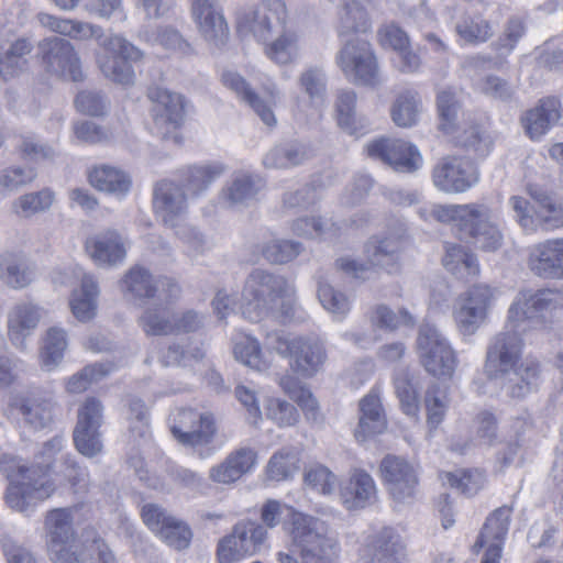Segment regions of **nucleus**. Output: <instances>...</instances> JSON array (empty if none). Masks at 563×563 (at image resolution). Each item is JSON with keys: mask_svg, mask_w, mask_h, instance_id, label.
Segmentation results:
<instances>
[{"mask_svg": "<svg viewBox=\"0 0 563 563\" xmlns=\"http://www.w3.org/2000/svg\"><path fill=\"white\" fill-rule=\"evenodd\" d=\"M561 301L558 289L518 291L508 307L504 330L492 339L484 371L490 379L500 380L511 398H525L539 387L541 365L531 356L522 358V336L551 330Z\"/></svg>", "mask_w": 563, "mask_h": 563, "instance_id": "f257e3e1", "label": "nucleus"}, {"mask_svg": "<svg viewBox=\"0 0 563 563\" xmlns=\"http://www.w3.org/2000/svg\"><path fill=\"white\" fill-rule=\"evenodd\" d=\"M287 511L284 529L290 538L292 553H276L278 563H339L341 543L330 525L319 517L296 510L278 500L266 501L261 510L265 526L276 527Z\"/></svg>", "mask_w": 563, "mask_h": 563, "instance_id": "f03ea898", "label": "nucleus"}, {"mask_svg": "<svg viewBox=\"0 0 563 563\" xmlns=\"http://www.w3.org/2000/svg\"><path fill=\"white\" fill-rule=\"evenodd\" d=\"M289 22L284 0H260L239 10L235 25L241 36H251L262 46L269 62L284 67L301 56V35Z\"/></svg>", "mask_w": 563, "mask_h": 563, "instance_id": "7ed1b4c3", "label": "nucleus"}, {"mask_svg": "<svg viewBox=\"0 0 563 563\" xmlns=\"http://www.w3.org/2000/svg\"><path fill=\"white\" fill-rule=\"evenodd\" d=\"M37 21L48 31L74 41L84 42L96 38L98 49L95 58L101 74L121 86L134 85L135 71L132 63L141 60L144 53L123 35L110 33L103 36V29L100 25L45 12L37 14Z\"/></svg>", "mask_w": 563, "mask_h": 563, "instance_id": "20e7f679", "label": "nucleus"}, {"mask_svg": "<svg viewBox=\"0 0 563 563\" xmlns=\"http://www.w3.org/2000/svg\"><path fill=\"white\" fill-rule=\"evenodd\" d=\"M82 504L53 508L45 514L44 531L49 558L53 563H118L109 545L102 539L78 548L76 525Z\"/></svg>", "mask_w": 563, "mask_h": 563, "instance_id": "39448f33", "label": "nucleus"}, {"mask_svg": "<svg viewBox=\"0 0 563 563\" xmlns=\"http://www.w3.org/2000/svg\"><path fill=\"white\" fill-rule=\"evenodd\" d=\"M431 213L435 221L451 224L460 238L471 240L484 252H496L503 245L498 214L484 202L435 203Z\"/></svg>", "mask_w": 563, "mask_h": 563, "instance_id": "423d86ee", "label": "nucleus"}, {"mask_svg": "<svg viewBox=\"0 0 563 563\" xmlns=\"http://www.w3.org/2000/svg\"><path fill=\"white\" fill-rule=\"evenodd\" d=\"M295 287L284 276L256 268L245 279L242 290V316L257 321L278 311L286 319L295 316Z\"/></svg>", "mask_w": 563, "mask_h": 563, "instance_id": "0eeeda50", "label": "nucleus"}, {"mask_svg": "<svg viewBox=\"0 0 563 563\" xmlns=\"http://www.w3.org/2000/svg\"><path fill=\"white\" fill-rule=\"evenodd\" d=\"M0 471L9 482L4 500L12 510L30 514L56 489V484L47 472L38 473L35 466H25L14 455L0 456Z\"/></svg>", "mask_w": 563, "mask_h": 563, "instance_id": "6e6552de", "label": "nucleus"}, {"mask_svg": "<svg viewBox=\"0 0 563 563\" xmlns=\"http://www.w3.org/2000/svg\"><path fill=\"white\" fill-rule=\"evenodd\" d=\"M437 107L440 130L457 146L464 147L478 157H485L492 150V140L479 125L457 123L460 98L451 88L438 92Z\"/></svg>", "mask_w": 563, "mask_h": 563, "instance_id": "1a4fd4ad", "label": "nucleus"}, {"mask_svg": "<svg viewBox=\"0 0 563 563\" xmlns=\"http://www.w3.org/2000/svg\"><path fill=\"white\" fill-rule=\"evenodd\" d=\"M335 64L345 79L354 85L376 88L386 81L372 44L360 36L342 41Z\"/></svg>", "mask_w": 563, "mask_h": 563, "instance_id": "9d476101", "label": "nucleus"}, {"mask_svg": "<svg viewBox=\"0 0 563 563\" xmlns=\"http://www.w3.org/2000/svg\"><path fill=\"white\" fill-rule=\"evenodd\" d=\"M267 345L280 356L289 358L291 369L306 378L314 376L327 360L324 345L314 338H290L276 332L267 336Z\"/></svg>", "mask_w": 563, "mask_h": 563, "instance_id": "9b49d317", "label": "nucleus"}, {"mask_svg": "<svg viewBox=\"0 0 563 563\" xmlns=\"http://www.w3.org/2000/svg\"><path fill=\"white\" fill-rule=\"evenodd\" d=\"M531 198L538 208L534 214L530 213L529 201L520 196L509 198L515 218L519 225L527 232H536L541 229L551 231L563 225V210L559 199L549 190L537 186L529 188Z\"/></svg>", "mask_w": 563, "mask_h": 563, "instance_id": "f8f14e48", "label": "nucleus"}, {"mask_svg": "<svg viewBox=\"0 0 563 563\" xmlns=\"http://www.w3.org/2000/svg\"><path fill=\"white\" fill-rule=\"evenodd\" d=\"M401 249L402 242L399 238H372L365 245L368 264L344 256L336 261V266L344 274L357 279L368 278L373 267L395 274L401 267Z\"/></svg>", "mask_w": 563, "mask_h": 563, "instance_id": "ddd939ff", "label": "nucleus"}, {"mask_svg": "<svg viewBox=\"0 0 563 563\" xmlns=\"http://www.w3.org/2000/svg\"><path fill=\"white\" fill-rule=\"evenodd\" d=\"M417 355L427 373L443 379H450L455 373L459 361L450 341L430 323L419 328Z\"/></svg>", "mask_w": 563, "mask_h": 563, "instance_id": "4468645a", "label": "nucleus"}, {"mask_svg": "<svg viewBox=\"0 0 563 563\" xmlns=\"http://www.w3.org/2000/svg\"><path fill=\"white\" fill-rule=\"evenodd\" d=\"M170 431L180 444L198 452L201 459L212 455L211 450L205 449L217 432L212 413L192 408L179 409L173 415Z\"/></svg>", "mask_w": 563, "mask_h": 563, "instance_id": "2eb2a0df", "label": "nucleus"}, {"mask_svg": "<svg viewBox=\"0 0 563 563\" xmlns=\"http://www.w3.org/2000/svg\"><path fill=\"white\" fill-rule=\"evenodd\" d=\"M495 299L496 289L486 284H475L461 292L452 309L459 332L464 336L475 334L486 323Z\"/></svg>", "mask_w": 563, "mask_h": 563, "instance_id": "dca6fc26", "label": "nucleus"}, {"mask_svg": "<svg viewBox=\"0 0 563 563\" xmlns=\"http://www.w3.org/2000/svg\"><path fill=\"white\" fill-rule=\"evenodd\" d=\"M298 86L307 96V99L295 101L291 107L292 118L299 124H308L319 120L328 98L325 71L317 66L305 68L298 77Z\"/></svg>", "mask_w": 563, "mask_h": 563, "instance_id": "f3484780", "label": "nucleus"}, {"mask_svg": "<svg viewBox=\"0 0 563 563\" xmlns=\"http://www.w3.org/2000/svg\"><path fill=\"white\" fill-rule=\"evenodd\" d=\"M120 287L124 298L130 301L156 298L168 303L180 292L178 284L173 278L154 279L142 266L130 268L122 278Z\"/></svg>", "mask_w": 563, "mask_h": 563, "instance_id": "a211bd4d", "label": "nucleus"}, {"mask_svg": "<svg viewBox=\"0 0 563 563\" xmlns=\"http://www.w3.org/2000/svg\"><path fill=\"white\" fill-rule=\"evenodd\" d=\"M154 103V129L162 139H173L178 143V129L184 124L187 102L180 93L163 87H154L148 91Z\"/></svg>", "mask_w": 563, "mask_h": 563, "instance_id": "6ab92c4d", "label": "nucleus"}, {"mask_svg": "<svg viewBox=\"0 0 563 563\" xmlns=\"http://www.w3.org/2000/svg\"><path fill=\"white\" fill-rule=\"evenodd\" d=\"M38 54L48 73L75 82L84 80L80 57L69 41L46 37L38 43Z\"/></svg>", "mask_w": 563, "mask_h": 563, "instance_id": "aec40b11", "label": "nucleus"}, {"mask_svg": "<svg viewBox=\"0 0 563 563\" xmlns=\"http://www.w3.org/2000/svg\"><path fill=\"white\" fill-rule=\"evenodd\" d=\"M103 422V406L93 397L87 398L79 407L77 423L74 429V443L78 452L87 457H93L102 451L101 426Z\"/></svg>", "mask_w": 563, "mask_h": 563, "instance_id": "412c9836", "label": "nucleus"}, {"mask_svg": "<svg viewBox=\"0 0 563 563\" xmlns=\"http://www.w3.org/2000/svg\"><path fill=\"white\" fill-rule=\"evenodd\" d=\"M431 178L433 186L441 192L463 194L478 183L479 173L470 159L452 156L434 165Z\"/></svg>", "mask_w": 563, "mask_h": 563, "instance_id": "4be33fe9", "label": "nucleus"}, {"mask_svg": "<svg viewBox=\"0 0 563 563\" xmlns=\"http://www.w3.org/2000/svg\"><path fill=\"white\" fill-rule=\"evenodd\" d=\"M365 151L371 158L379 159L397 172L413 173L423 165L418 147L399 139H376L366 144Z\"/></svg>", "mask_w": 563, "mask_h": 563, "instance_id": "5701e85b", "label": "nucleus"}, {"mask_svg": "<svg viewBox=\"0 0 563 563\" xmlns=\"http://www.w3.org/2000/svg\"><path fill=\"white\" fill-rule=\"evenodd\" d=\"M338 487L339 500L347 511L366 509L377 500V485L373 476L363 468H352Z\"/></svg>", "mask_w": 563, "mask_h": 563, "instance_id": "b1692460", "label": "nucleus"}, {"mask_svg": "<svg viewBox=\"0 0 563 563\" xmlns=\"http://www.w3.org/2000/svg\"><path fill=\"white\" fill-rule=\"evenodd\" d=\"M131 242L117 230H107L86 240L85 249L92 262L99 267L121 265L128 255Z\"/></svg>", "mask_w": 563, "mask_h": 563, "instance_id": "393cba45", "label": "nucleus"}, {"mask_svg": "<svg viewBox=\"0 0 563 563\" xmlns=\"http://www.w3.org/2000/svg\"><path fill=\"white\" fill-rule=\"evenodd\" d=\"M379 473L395 500L406 501L413 497L418 485L417 472L405 459L385 456L380 462Z\"/></svg>", "mask_w": 563, "mask_h": 563, "instance_id": "a878e982", "label": "nucleus"}, {"mask_svg": "<svg viewBox=\"0 0 563 563\" xmlns=\"http://www.w3.org/2000/svg\"><path fill=\"white\" fill-rule=\"evenodd\" d=\"M46 313L43 306L32 300H22L13 305L7 316L8 336L11 343L16 349L24 350L26 339L33 334Z\"/></svg>", "mask_w": 563, "mask_h": 563, "instance_id": "bb28decb", "label": "nucleus"}, {"mask_svg": "<svg viewBox=\"0 0 563 563\" xmlns=\"http://www.w3.org/2000/svg\"><path fill=\"white\" fill-rule=\"evenodd\" d=\"M258 453L251 446H239L231 451L223 461L209 468V478L219 485H233L243 476L255 471Z\"/></svg>", "mask_w": 563, "mask_h": 563, "instance_id": "cd10ccee", "label": "nucleus"}, {"mask_svg": "<svg viewBox=\"0 0 563 563\" xmlns=\"http://www.w3.org/2000/svg\"><path fill=\"white\" fill-rule=\"evenodd\" d=\"M11 415L21 418L31 429L45 428L52 421L53 404L40 390H27L15 394L9 402Z\"/></svg>", "mask_w": 563, "mask_h": 563, "instance_id": "c85d7f7f", "label": "nucleus"}, {"mask_svg": "<svg viewBox=\"0 0 563 563\" xmlns=\"http://www.w3.org/2000/svg\"><path fill=\"white\" fill-rule=\"evenodd\" d=\"M156 216L169 228H176L187 214V199L184 189L170 180L156 184L153 197Z\"/></svg>", "mask_w": 563, "mask_h": 563, "instance_id": "c756f323", "label": "nucleus"}, {"mask_svg": "<svg viewBox=\"0 0 563 563\" xmlns=\"http://www.w3.org/2000/svg\"><path fill=\"white\" fill-rule=\"evenodd\" d=\"M528 267L538 277L561 278L563 276V240H547L531 246Z\"/></svg>", "mask_w": 563, "mask_h": 563, "instance_id": "7c9ffc66", "label": "nucleus"}, {"mask_svg": "<svg viewBox=\"0 0 563 563\" xmlns=\"http://www.w3.org/2000/svg\"><path fill=\"white\" fill-rule=\"evenodd\" d=\"M36 277L35 266L22 251L7 250L0 254V280L20 290L30 286Z\"/></svg>", "mask_w": 563, "mask_h": 563, "instance_id": "2f4dec72", "label": "nucleus"}, {"mask_svg": "<svg viewBox=\"0 0 563 563\" xmlns=\"http://www.w3.org/2000/svg\"><path fill=\"white\" fill-rule=\"evenodd\" d=\"M222 85L231 90L236 98L249 104L267 126H275L277 123L275 113L260 95L252 88L250 82L236 70L225 69L221 74Z\"/></svg>", "mask_w": 563, "mask_h": 563, "instance_id": "473e14b6", "label": "nucleus"}, {"mask_svg": "<svg viewBox=\"0 0 563 563\" xmlns=\"http://www.w3.org/2000/svg\"><path fill=\"white\" fill-rule=\"evenodd\" d=\"M561 118V100L556 97L542 99L521 118L527 135L538 141L545 135Z\"/></svg>", "mask_w": 563, "mask_h": 563, "instance_id": "72a5a7b5", "label": "nucleus"}, {"mask_svg": "<svg viewBox=\"0 0 563 563\" xmlns=\"http://www.w3.org/2000/svg\"><path fill=\"white\" fill-rule=\"evenodd\" d=\"M88 181L98 191L120 200L128 196L132 187L131 176L125 170L108 164L91 167L88 172Z\"/></svg>", "mask_w": 563, "mask_h": 563, "instance_id": "f704fd0d", "label": "nucleus"}, {"mask_svg": "<svg viewBox=\"0 0 563 563\" xmlns=\"http://www.w3.org/2000/svg\"><path fill=\"white\" fill-rule=\"evenodd\" d=\"M387 427L379 395L372 390L360 401V419L354 431L357 442H365L371 437L384 432Z\"/></svg>", "mask_w": 563, "mask_h": 563, "instance_id": "c9c22d12", "label": "nucleus"}, {"mask_svg": "<svg viewBox=\"0 0 563 563\" xmlns=\"http://www.w3.org/2000/svg\"><path fill=\"white\" fill-rule=\"evenodd\" d=\"M100 289L92 275H84L80 286L71 291L69 308L79 322L86 323L97 316Z\"/></svg>", "mask_w": 563, "mask_h": 563, "instance_id": "e433bc0d", "label": "nucleus"}, {"mask_svg": "<svg viewBox=\"0 0 563 563\" xmlns=\"http://www.w3.org/2000/svg\"><path fill=\"white\" fill-rule=\"evenodd\" d=\"M511 509L509 507H500L496 509L486 520L484 528L474 544V550L496 549L501 556L503 544L508 532Z\"/></svg>", "mask_w": 563, "mask_h": 563, "instance_id": "4c0bfd02", "label": "nucleus"}, {"mask_svg": "<svg viewBox=\"0 0 563 563\" xmlns=\"http://www.w3.org/2000/svg\"><path fill=\"white\" fill-rule=\"evenodd\" d=\"M258 192V188L251 174L236 172L222 188L220 199L229 208H242L252 202Z\"/></svg>", "mask_w": 563, "mask_h": 563, "instance_id": "58836bf2", "label": "nucleus"}, {"mask_svg": "<svg viewBox=\"0 0 563 563\" xmlns=\"http://www.w3.org/2000/svg\"><path fill=\"white\" fill-rule=\"evenodd\" d=\"M311 156L312 152L307 144L287 142L269 150L263 157V165L266 168L285 169L298 166Z\"/></svg>", "mask_w": 563, "mask_h": 563, "instance_id": "ea45409f", "label": "nucleus"}, {"mask_svg": "<svg viewBox=\"0 0 563 563\" xmlns=\"http://www.w3.org/2000/svg\"><path fill=\"white\" fill-rule=\"evenodd\" d=\"M448 272L460 279L471 280L479 275L481 268L476 255L460 244H448L442 260Z\"/></svg>", "mask_w": 563, "mask_h": 563, "instance_id": "a19ab883", "label": "nucleus"}, {"mask_svg": "<svg viewBox=\"0 0 563 563\" xmlns=\"http://www.w3.org/2000/svg\"><path fill=\"white\" fill-rule=\"evenodd\" d=\"M205 351L198 344L186 345L173 343L159 352L158 362L163 366H178L188 368L192 374L200 371L203 365Z\"/></svg>", "mask_w": 563, "mask_h": 563, "instance_id": "79ce46f5", "label": "nucleus"}, {"mask_svg": "<svg viewBox=\"0 0 563 563\" xmlns=\"http://www.w3.org/2000/svg\"><path fill=\"white\" fill-rule=\"evenodd\" d=\"M198 32L211 45L223 46L230 35L229 25L221 7L191 18Z\"/></svg>", "mask_w": 563, "mask_h": 563, "instance_id": "37998d69", "label": "nucleus"}, {"mask_svg": "<svg viewBox=\"0 0 563 563\" xmlns=\"http://www.w3.org/2000/svg\"><path fill=\"white\" fill-rule=\"evenodd\" d=\"M32 43L26 38L0 42V77L4 80L15 76L24 67L25 56L31 53Z\"/></svg>", "mask_w": 563, "mask_h": 563, "instance_id": "c03bdc74", "label": "nucleus"}, {"mask_svg": "<svg viewBox=\"0 0 563 563\" xmlns=\"http://www.w3.org/2000/svg\"><path fill=\"white\" fill-rule=\"evenodd\" d=\"M357 96L352 89H342L336 95L335 111L339 126L350 135L361 134L365 120L356 113Z\"/></svg>", "mask_w": 563, "mask_h": 563, "instance_id": "a18cd8bd", "label": "nucleus"}, {"mask_svg": "<svg viewBox=\"0 0 563 563\" xmlns=\"http://www.w3.org/2000/svg\"><path fill=\"white\" fill-rule=\"evenodd\" d=\"M140 40L152 46H161L172 53L186 56L191 54V45L183 37V35L173 26L162 25L156 30L144 27L140 31Z\"/></svg>", "mask_w": 563, "mask_h": 563, "instance_id": "49530a36", "label": "nucleus"}, {"mask_svg": "<svg viewBox=\"0 0 563 563\" xmlns=\"http://www.w3.org/2000/svg\"><path fill=\"white\" fill-rule=\"evenodd\" d=\"M67 346V331L60 327L48 328L40 351L41 366L45 371H54L63 361Z\"/></svg>", "mask_w": 563, "mask_h": 563, "instance_id": "de8ad7c7", "label": "nucleus"}, {"mask_svg": "<svg viewBox=\"0 0 563 563\" xmlns=\"http://www.w3.org/2000/svg\"><path fill=\"white\" fill-rule=\"evenodd\" d=\"M422 109V101L419 93L412 90H406L397 96L391 106V120L399 128L415 126L419 122Z\"/></svg>", "mask_w": 563, "mask_h": 563, "instance_id": "09e8293b", "label": "nucleus"}, {"mask_svg": "<svg viewBox=\"0 0 563 563\" xmlns=\"http://www.w3.org/2000/svg\"><path fill=\"white\" fill-rule=\"evenodd\" d=\"M233 353L242 364L258 371H267L271 363L263 356L258 341L245 332H236L233 336Z\"/></svg>", "mask_w": 563, "mask_h": 563, "instance_id": "8fccbe9b", "label": "nucleus"}, {"mask_svg": "<svg viewBox=\"0 0 563 563\" xmlns=\"http://www.w3.org/2000/svg\"><path fill=\"white\" fill-rule=\"evenodd\" d=\"M399 536L390 527H384L375 537L364 563H402L398 556Z\"/></svg>", "mask_w": 563, "mask_h": 563, "instance_id": "3c124183", "label": "nucleus"}, {"mask_svg": "<svg viewBox=\"0 0 563 563\" xmlns=\"http://www.w3.org/2000/svg\"><path fill=\"white\" fill-rule=\"evenodd\" d=\"M475 439L471 442L460 444L452 441L450 448L453 452L465 454L472 445H494L498 439L497 421L495 416L488 411L479 412L474 419Z\"/></svg>", "mask_w": 563, "mask_h": 563, "instance_id": "603ef678", "label": "nucleus"}, {"mask_svg": "<svg viewBox=\"0 0 563 563\" xmlns=\"http://www.w3.org/2000/svg\"><path fill=\"white\" fill-rule=\"evenodd\" d=\"M55 201V192L49 188L27 192L14 199L11 211L19 218L30 219L35 214L46 212Z\"/></svg>", "mask_w": 563, "mask_h": 563, "instance_id": "864d4df0", "label": "nucleus"}, {"mask_svg": "<svg viewBox=\"0 0 563 563\" xmlns=\"http://www.w3.org/2000/svg\"><path fill=\"white\" fill-rule=\"evenodd\" d=\"M369 26L368 14L362 3L358 0H343L342 8L339 11V36L366 32Z\"/></svg>", "mask_w": 563, "mask_h": 563, "instance_id": "5fc2aeb1", "label": "nucleus"}, {"mask_svg": "<svg viewBox=\"0 0 563 563\" xmlns=\"http://www.w3.org/2000/svg\"><path fill=\"white\" fill-rule=\"evenodd\" d=\"M225 166L220 162L190 166L186 175V188L194 195L205 192L223 173Z\"/></svg>", "mask_w": 563, "mask_h": 563, "instance_id": "6e6d98bb", "label": "nucleus"}, {"mask_svg": "<svg viewBox=\"0 0 563 563\" xmlns=\"http://www.w3.org/2000/svg\"><path fill=\"white\" fill-rule=\"evenodd\" d=\"M451 399L448 388L439 384L428 387L424 395V407L427 411V423L431 430H437L443 422L450 408Z\"/></svg>", "mask_w": 563, "mask_h": 563, "instance_id": "4d7b16f0", "label": "nucleus"}, {"mask_svg": "<svg viewBox=\"0 0 563 563\" xmlns=\"http://www.w3.org/2000/svg\"><path fill=\"white\" fill-rule=\"evenodd\" d=\"M279 386L285 394L298 404L307 420L318 421V402L307 387L302 386L297 378L290 375L280 377Z\"/></svg>", "mask_w": 563, "mask_h": 563, "instance_id": "13d9d810", "label": "nucleus"}, {"mask_svg": "<svg viewBox=\"0 0 563 563\" xmlns=\"http://www.w3.org/2000/svg\"><path fill=\"white\" fill-rule=\"evenodd\" d=\"M234 531L239 538L240 548L246 558L267 550V529L255 522H240L234 526Z\"/></svg>", "mask_w": 563, "mask_h": 563, "instance_id": "bf43d9fd", "label": "nucleus"}, {"mask_svg": "<svg viewBox=\"0 0 563 563\" xmlns=\"http://www.w3.org/2000/svg\"><path fill=\"white\" fill-rule=\"evenodd\" d=\"M173 313L167 305L147 307L139 318V324L147 335L173 334Z\"/></svg>", "mask_w": 563, "mask_h": 563, "instance_id": "052dcab7", "label": "nucleus"}, {"mask_svg": "<svg viewBox=\"0 0 563 563\" xmlns=\"http://www.w3.org/2000/svg\"><path fill=\"white\" fill-rule=\"evenodd\" d=\"M444 485H449L459 492L472 496L476 494L485 483V475L479 470H459L440 474Z\"/></svg>", "mask_w": 563, "mask_h": 563, "instance_id": "680f3d73", "label": "nucleus"}, {"mask_svg": "<svg viewBox=\"0 0 563 563\" xmlns=\"http://www.w3.org/2000/svg\"><path fill=\"white\" fill-rule=\"evenodd\" d=\"M298 468V454L291 449H282L271 456L266 474L269 479L280 482L291 478Z\"/></svg>", "mask_w": 563, "mask_h": 563, "instance_id": "e2e57ef3", "label": "nucleus"}, {"mask_svg": "<svg viewBox=\"0 0 563 563\" xmlns=\"http://www.w3.org/2000/svg\"><path fill=\"white\" fill-rule=\"evenodd\" d=\"M303 250L300 242L273 238L261 249L263 257L273 264H286L295 260Z\"/></svg>", "mask_w": 563, "mask_h": 563, "instance_id": "0e129e2a", "label": "nucleus"}, {"mask_svg": "<svg viewBox=\"0 0 563 563\" xmlns=\"http://www.w3.org/2000/svg\"><path fill=\"white\" fill-rule=\"evenodd\" d=\"M37 174L33 167L11 165L0 168V196L5 197L31 184Z\"/></svg>", "mask_w": 563, "mask_h": 563, "instance_id": "69168bd1", "label": "nucleus"}, {"mask_svg": "<svg viewBox=\"0 0 563 563\" xmlns=\"http://www.w3.org/2000/svg\"><path fill=\"white\" fill-rule=\"evenodd\" d=\"M318 298L322 307L336 320H343L351 310V299L330 284H319Z\"/></svg>", "mask_w": 563, "mask_h": 563, "instance_id": "338daca9", "label": "nucleus"}, {"mask_svg": "<svg viewBox=\"0 0 563 563\" xmlns=\"http://www.w3.org/2000/svg\"><path fill=\"white\" fill-rule=\"evenodd\" d=\"M455 31L462 41L470 44L484 43L492 36L489 23L478 15L462 16L456 22Z\"/></svg>", "mask_w": 563, "mask_h": 563, "instance_id": "774afa93", "label": "nucleus"}]
</instances>
